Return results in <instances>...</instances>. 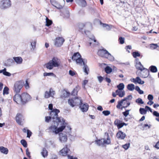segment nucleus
I'll return each instance as SVG.
<instances>
[{
	"instance_id": "obj_55",
	"label": "nucleus",
	"mask_w": 159,
	"mask_h": 159,
	"mask_svg": "<svg viewBox=\"0 0 159 159\" xmlns=\"http://www.w3.org/2000/svg\"><path fill=\"white\" fill-rule=\"evenodd\" d=\"M24 86L26 89H28L30 88L29 83L28 82L27 80H26L25 81V83L24 84Z\"/></svg>"
},
{
	"instance_id": "obj_50",
	"label": "nucleus",
	"mask_w": 159,
	"mask_h": 159,
	"mask_svg": "<svg viewBox=\"0 0 159 159\" xmlns=\"http://www.w3.org/2000/svg\"><path fill=\"white\" fill-rule=\"evenodd\" d=\"M135 102L138 104H143L144 103V102L143 101L142 99L140 98L137 99L136 100Z\"/></svg>"
},
{
	"instance_id": "obj_12",
	"label": "nucleus",
	"mask_w": 159,
	"mask_h": 159,
	"mask_svg": "<svg viewBox=\"0 0 159 159\" xmlns=\"http://www.w3.org/2000/svg\"><path fill=\"white\" fill-rule=\"evenodd\" d=\"M22 104H24L26 102L30 100L31 97L27 93H24L21 94Z\"/></svg>"
},
{
	"instance_id": "obj_9",
	"label": "nucleus",
	"mask_w": 159,
	"mask_h": 159,
	"mask_svg": "<svg viewBox=\"0 0 159 159\" xmlns=\"http://www.w3.org/2000/svg\"><path fill=\"white\" fill-rule=\"evenodd\" d=\"M24 82L22 81L16 82L14 85L13 90L16 93L20 92L21 89L23 86Z\"/></svg>"
},
{
	"instance_id": "obj_25",
	"label": "nucleus",
	"mask_w": 159,
	"mask_h": 159,
	"mask_svg": "<svg viewBox=\"0 0 159 159\" xmlns=\"http://www.w3.org/2000/svg\"><path fill=\"white\" fill-rule=\"evenodd\" d=\"M81 56L80 53L78 52L75 53L74 54L73 56L71 57L73 61H76L80 58H81Z\"/></svg>"
},
{
	"instance_id": "obj_15",
	"label": "nucleus",
	"mask_w": 159,
	"mask_h": 159,
	"mask_svg": "<svg viewBox=\"0 0 159 159\" xmlns=\"http://www.w3.org/2000/svg\"><path fill=\"white\" fill-rule=\"evenodd\" d=\"M59 140L62 143L66 142L67 140V135L63 133L59 134Z\"/></svg>"
},
{
	"instance_id": "obj_31",
	"label": "nucleus",
	"mask_w": 159,
	"mask_h": 159,
	"mask_svg": "<svg viewBox=\"0 0 159 159\" xmlns=\"http://www.w3.org/2000/svg\"><path fill=\"white\" fill-rule=\"evenodd\" d=\"M83 65L84 66L83 69L84 72L86 75H88L89 74V69L88 66L86 65V63L85 64Z\"/></svg>"
},
{
	"instance_id": "obj_19",
	"label": "nucleus",
	"mask_w": 159,
	"mask_h": 159,
	"mask_svg": "<svg viewBox=\"0 0 159 159\" xmlns=\"http://www.w3.org/2000/svg\"><path fill=\"white\" fill-rule=\"evenodd\" d=\"M16 120L18 124L21 125L22 121L24 120V117L21 114L18 113L16 116Z\"/></svg>"
},
{
	"instance_id": "obj_56",
	"label": "nucleus",
	"mask_w": 159,
	"mask_h": 159,
	"mask_svg": "<svg viewBox=\"0 0 159 159\" xmlns=\"http://www.w3.org/2000/svg\"><path fill=\"white\" fill-rule=\"evenodd\" d=\"M125 94V92L124 91H121L119 92V93H118V96L120 97H123Z\"/></svg>"
},
{
	"instance_id": "obj_33",
	"label": "nucleus",
	"mask_w": 159,
	"mask_h": 159,
	"mask_svg": "<svg viewBox=\"0 0 159 159\" xmlns=\"http://www.w3.org/2000/svg\"><path fill=\"white\" fill-rule=\"evenodd\" d=\"M104 145L105 144H109L111 143V140L109 135L107 134V139H103Z\"/></svg>"
},
{
	"instance_id": "obj_61",
	"label": "nucleus",
	"mask_w": 159,
	"mask_h": 159,
	"mask_svg": "<svg viewBox=\"0 0 159 159\" xmlns=\"http://www.w3.org/2000/svg\"><path fill=\"white\" fill-rule=\"evenodd\" d=\"M32 134V132L29 129L27 130V137L30 138Z\"/></svg>"
},
{
	"instance_id": "obj_26",
	"label": "nucleus",
	"mask_w": 159,
	"mask_h": 159,
	"mask_svg": "<svg viewBox=\"0 0 159 159\" xmlns=\"http://www.w3.org/2000/svg\"><path fill=\"white\" fill-rule=\"evenodd\" d=\"M13 59L17 64H20L22 62L23 59L20 57H14Z\"/></svg>"
},
{
	"instance_id": "obj_42",
	"label": "nucleus",
	"mask_w": 159,
	"mask_h": 159,
	"mask_svg": "<svg viewBox=\"0 0 159 159\" xmlns=\"http://www.w3.org/2000/svg\"><path fill=\"white\" fill-rule=\"evenodd\" d=\"M139 111L140 113L142 115L146 114L147 113V110L144 108H140Z\"/></svg>"
},
{
	"instance_id": "obj_29",
	"label": "nucleus",
	"mask_w": 159,
	"mask_h": 159,
	"mask_svg": "<svg viewBox=\"0 0 159 159\" xmlns=\"http://www.w3.org/2000/svg\"><path fill=\"white\" fill-rule=\"evenodd\" d=\"M6 68H4L2 70H0V73H2L5 76H10L11 75V74L6 71Z\"/></svg>"
},
{
	"instance_id": "obj_52",
	"label": "nucleus",
	"mask_w": 159,
	"mask_h": 159,
	"mask_svg": "<svg viewBox=\"0 0 159 159\" xmlns=\"http://www.w3.org/2000/svg\"><path fill=\"white\" fill-rule=\"evenodd\" d=\"M102 114L105 116H107L110 114V112L109 111H104L102 112Z\"/></svg>"
},
{
	"instance_id": "obj_16",
	"label": "nucleus",
	"mask_w": 159,
	"mask_h": 159,
	"mask_svg": "<svg viewBox=\"0 0 159 159\" xmlns=\"http://www.w3.org/2000/svg\"><path fill=\"white\" fill-rule=\"evenodd\" d=\"M131 82L134 83L135 84H144V82L142 80L139 76L135 78H132L130 79Z\"/></svg>"
},
{
	"instance_id": "obj_39",
	"label": "nucleus",
	"mask_w": 159,
	"mask_h": 159,
	"mask_svg": "<svg viewBox=\"0 0 159 159\" xmlns=\"http://www.w3.org/2000/svg\"><path fill=\"white\" fill-rule=\"evenodd\" d=\"M46 25L47 26H49L52 24V21L48 19L47 17H46Z\"/></svg>"
},
{
	"instance_id": "obj_51",
	"label": "nucleus",
	"mask_w": 159,
	"mask_h": 159,
	"mask_svg": "<svg viewBox=\"0 0 159 159\" xmlns=\"http://www.w3.org/2000/svg\"><path fill=\"white\" fill-rule=\"evenodd\" d=\"M122 147L125 150H127L130 146V143H126V144L123 145L122 146Z\"/></svg>"
},
{
	"instance_id": "obj_2",
	"label": "nucleus",
	"mask_w": 159,
	"mask_h": 159,
	"mask_svg": "<svg viewBox=\"0 0 159 159\" xmlns=\"http://www.w3.org/2000/svg\"><path fill=\"white\" fill-rule=\"evenodd\" d=\"M60 123H61V125H64L66 124L65 120L62 117H60L58 120H56L55 121L51 123V126L48 127L47 130H48L49 132L54 133L55 134H57V127Z\"/></svg>"
},
{
	"instance_id": "obj_22",
	"label": "nucleus",
	"mask_w": 159,
	"mask_h": 159,
	"mask_svg": "<svg viewBox=\"0 0 159 159\" xmlns=\"http://www.w3.org/2000/svg\"><path fill=\"white\" fill-rule=\"evenodd\" d=\"M116 136L117 138L119 139H123L125 137L126 135L124 132L120 131L116 134Z\"/></svg>"
},
{
	"instance_id": "obj_21",
	"label": "nucleus",
	"mask_w": 159,
	"mask_h": 159,
	"mask_svg": "<svg viewBox=\"0 0 159 159\" xmlns=\"http://www.w3.org/2000/svg\"><path fill=\"white\" fill-rule=\"evenodd\" d=\"M136 64L135 66L137 69L140 70L144 69L145 68L141 64L140 62L139 61V59H137L135 60Z\"/></svg>"
},
{
	"instance_id": "obj_17",
	"label": "nucleus",
	"mask_w": 159,
	"mask_h": 159,
	"mask_svg": "<svg viewBox=\"0 0 159 159\" xmlns=\"http://www.w3.org/2000/svg\"><path fill=\"white\" fill-rule=\"evenodd\" d=\"M70 149L67 148V145H66L65 147L63 148L59 152V154L62 156H66L68 155V153Z\"/></svg>"
},
{
	"instance_id": "obj_32",
	"label": "nucleus",
	"mask_w": 159,
	"mask_h": 159,
	"mask_svg": "<svg viewBox=\"0 0 159 159\" xmlns=\"http://www.w3.org/2000/svg\"><path fill=\"white\" fill-rule=\"evenodd\" d=\"M95 142L98 146H103L104 145L103 139L96 140Z\"/></svg>"
},
{
	"instance_id": "obj_20",
	"label": "nucleus",
	"mask_w": 159,
	"mask_h": 159,
	"mask_svg": "<svg viewBox=\"0 0 159 159\" xmlns=\"http://www.w3.org/2000/svg\"><path fill=\"white\" fill-rule=\"evenodd\" d=\"M13 100L17 104L22 103L21 95L18 93L15 94L13 97Z\"/></svg>"
},
{
	"instance_id": "obj_7",
	"label": "nucleus",
	"mask_w": 159,
	"mask_h": 159,
	"mask_svg": "<svg viewBox=\"0 0 159 159\" xmlns=\"http://www.w3.org/2000/svg\"><path fill=\"white\" fill-rule=\"evenodd\" d=\"M81 98L76 97L69 99L68 100V103L73 107L75 106H79L80 103H81Z\"/></svg>"
},
{
	"instance_id": "obj_23",
	"label": "nucleus",
	"mask_w": 159,
	"mask_h": 159,
	"mask_svg": "<svg viewBox=\"0 0 159 159\" xmlns=\"http://www.w3.org/2000/svg\"><path fill=\"white\" fill-rule=\"evenodd\" d=\"M114 123L115 125L117 126L118 129H120L123 126L122 121L118 119H116Z\"/></svg>"
},
{
	"instance_id": "obj_30",
	"label": "nucleus",
	"mask_w": 159,
	"mask_h": 159,
	"mask_svg": "<svg viewBox=\"0 0 159 159\" xmlns=\"http://www.w3.org/2000/svg\"><path fill=\"white\" fill-rule=\"evenodd\" d=\"M132 55L133 57L134 58H136L137 57H140L141 58L143 57V55H141L140 53L138 51H135L133 52Z\"/></svg>"
},
{
	"instance_id": "obj_47",
	"label": "nucleus",
	"mask_w": 159,
	"mask_h": 159,
	"mask_svg": "<svg viewBox=\"0 0 159 159\" xmlns=\"http://www.w3.org/2000/svg\"><path fill=\"white\" fill-rule=\"evenodd\" d=\"M158 47L157 44L152 43L150 44V48L151 49H155Z\"/></svg>"
},
{
	"instance_id": "obj_1",
	"label": "nucleus",
	"mask_w": 159,
	"mask_h": 159,
	"mask_svg": "<svg viewBox=\"0 0 159 159\" xmlns=\"http://www.w3.org/2000/svg\"><path fill=\"white\" fill-rule=\"evenodd\" d=\"M51 4L57 9L60 10L61 15L62 16L64 15L68 17L69 16V12L66 7L64 8L65 1L64 0H61L59 2L56 0H50Z\"/></svg>"
},
{
	"instance_id": "obj_5",
	"label": "nucleus",
	"mask_w": 159,
	"mask_h": 159,
	"mask_svg": "<svg viewBox=\"0 0 159 159\" xmlns=\"http://www.w3.org/2000/svg\"><path fill=\"white\" fill-rule=\"evenodd\" d=\"M60 65V60L57 57H54L52 60L45 64L46 67L48 69L51 70L53 67H57Z\"/></svg>"
},
{
	"instance_id": "obj_37",
	"label": "nucleus",
	"mask_w": 159,
	"mask_h": 159,
	"mask_svg": "<svg viewBox=\"0 0 159 159\" xmlns=\"http://www.w3.org/2000/svg\"><path fill=\"white\" fill-rule=\"evenodd\" d=\"M112 69L109 66H107L105 68V71L107 74H110L112 71Z\"/></svg>"
},
{
	"instance_id": "obj_48",
	"label": "nucleus",
	"mask_w": 159,
	"mask_h": 159,
	"mask_svg": "<svg viewBox=\"0 0 159 159\" xmlns=\"http://www.w3.org/2000/svg\"><path fill=\"white\" fill-rule=\"evenodd\" d=\"M9 90V88L7 87H5L3 90V94L4 95L5 94H8L9 93L8 92Z\"/></svg>"
},
{
	"instance_id": "obj_44",
	"label": "nucleus",
	"mask_w": 159,
	"mask_h": 159,
	"mask_svg": "<svg viewBox=\"0 0 159 159\" xmlns=\"http://www.w3.org/2000/svg\"><path fill=\"white\" fill-rule=\"evenodd\" d=\"M67 128H68V134H67L68 135V137L71 140L73 138V136L71 135L70 133V132L71 129L70 127L68 126L67 127Z\"/></svg>"
},
{
	"instance_id": "obj_10",
	"label": "nucleus",
	"mask_w": 159,
	"mask_h": 159,
	"mask_svg": "<svg viewBox=\"0 0 159 159\" xmlns=\"http://www.w3.org/2000/svg\"><path fill=\"white\" fill-rule=\"evenodd\" d=\"M137 75L142 78H146L149 75V70L147 68H144V69L140 70V71H137L136 73Z\"/></svg>"
},
{
	"instance_id": "obj_13",
	"label": "nucleus",
	"mask_w": 159,
	"mask_h": 159,
	"mask_svg": "<svg viewBox=\"0 0 159 159\" xmlns=\"http://www.w3.org/2000/svg\"><path fill=\"white\" fill-rule=\"evenodd\" d=\"M82 100H81V103H80L79 106L81 110L83 112H86L88 109L89 105L86 103L83 104Z\"/></svg>"
},
{
	"instance_id": "obj_4",
	"label": "nucleus",
	"mask_w": 159,
	"mask_h": 159,
	"mask_svg": "<svg viewBox=\"0 0 159 159\" xmlns=\"http://www.w3.org/2000/svg\"><path fill=\"white\" fill-rule=\"evenodd\" d=\"M98 54L101 57L107 58L111 61H113L114 60L113 56L104 48L99 50Z\"/></svg>"
},
{
	"instance_id": "obj_62",
	"label": "nucleus",
	"mask_w": 159,
	"mask_h": 159,
	"mask_svg": "<svg viewBox=\"0 0 159 159\" xmlns=\"http://www.w3.org/2000/svg\"><path fill=\"white\" fill-rule=\"evenodd\" d=\"M98 79L100 83H101L102 82L103 79V77L101 76H98Z\"/></svg>"
},
{
	"instance_id": "obj_60",
	"label": "nucleus",
	"mask_w": 159,
	"mask_h": 159,
	"mask_svg": "<svg viewBox=\"0 0 159 159\" xmlns=\"http://www.w3.org/2000/svg\"><path fill=\"white\" fill-rule=\"evenodd\" d=\"M26 155L30 158L31 157L30 156V152L29 151V150L28 148H27L26 150Z\"/></svg>"
},
{
	"instance_id": "obj_6",
	"label": "nucleus",
	"mask_w": 159,
	"mask_h": 159,
	"mask_svg": "<svg viewBox=\"0 0 159 159\" xmlns=\"http://www.w3.org/2000/svg\"><path fill=\"white\" fill-rule=\"evenodd\" d=\"M60 65V60L57 57H54L52 60L45 64L46 67L48 69L51 70L53 67H57Z\"/></svg>"
},
{
	"instance_id": "obj_64",
	"label": "nucleus",
	"mask_w": 159,
	"mask_h": 159,
	"mask_svg": "<svg viewBox=\"0 0 159 159\" xmlns=\"http://www.w3.org/2000/svg\"><path fill=\"white\" fill-rule=\"evenodd\" d=\"M154 147L157 149H159V141L157 142Z\"/></svg>"
},
{
	"instance_id": "obj_38",
	"label": "nucleus",
	"mask_w": 159,
	"mask_h": 159,
	"mask_svg": "<svg viewBox=\"0 0 159 159\" xmlns=\"http://www.w3.org/2000/svg\"><path fill=\"white\" fill-rule=\"evenodd\" d=\"M128 89L130 91H133L134 89V85L132 84H129L127 85Z\"/></svg>"
},
{
	"instance_id": "obj_35",
	"label": "nucleus",
	"mask_w": 159,
	"mask_h": 159,
	"mask_svg": "<svg viewBox=\"0 0 159 159\" xmlns=\"http://www.w3.org/2000/svg\"><path fill=\"white\" fill-rule=\"evenodd\" d=\"M65 125V124H64V125L61 124V125H63L61 126L59 128L57 127V134H58L60 132L62 131L65 128L66 126L64 125Z\"/></svg>"
},
{
	"instance_id": "obj_41",
	"label": "nucleus",
	"mask_w": 159,
	"mask_h": 159,
	"mask_svg": "<svg viewBox=\"0 0 159 159\" xmlns=\"http://www.w3.org/2000/svg\"><path fill=\"white\" fill-rule=\"evenodd\" d=\"M78 92V88L77 87H75L72 92L71 94L73 96H75L77 95Z\"/></svg>"
},
{
	"instance_id": "obj_8",
	"label": "nucleus",
	"mask_w": 159,
	"mask_h": 159,
	"mask_svg": "<svg viewBox=\"0 0 159 159\" xmlns=\"http://www.w3.org/2000/svg\"><path fill=\"white\" fill-rule=\"evenodd\" d=\"M11 3L10 0H2L0 2V8L5 9L11 6Z\"/></svg>"
},
{
	"instance_id": "obj_28",
	"label": "nucleus",
	"mask_w": 159,
	"mask_h": 159,
	"mask_svg": "<svg viewBox=\"0 0 159 159\" xmlns=\"http://www.w3.org/2000/svg\"><path fill=\"white\" fill-rule=\"evenodd\" d=\"M0 152L5 154H7L8 152V149L2 146L0 147Z\"/></svg>"
},
{
	"instance_id": "obj_46",
	"label": "nucleus",
	"mask_w": 159,
	"mask_h": 159,
	"mask_svg": "<svg viewBox=\"0 0 159 159\" xmlns=\"http://www.w3.org/2000/svg\"><path fill=\"white\" fill-rule=\"evenodd\" d=\"M103 26L104 27H105L106 28V29L107 30H110L112 27V25H109L107 24H103Z\"/></svg>"
},
{
	"instance_id": "obj_34",
	"label": "nucleus",
	"mask_w": 159,
	"mask_h": 159,
	"mask_svg": "<svg viewBox=\"0 0 159 159\" xmlns=\"http://www.w3.org/2000/svg\"><path fill=\"white\" fill-rule=\"evenodd\" d=\"M152 73H155L157 72V67L154 66H151L149 67Z\"/></svg>"
},
{
	"instance_id": "obj_18",
	"label": "nucleus",
	"mask_w": 159,
	"mask_h": 159,
	"mask_svg": "<svg viewBox=\"0 0 159 159\" xmlns=\"http://www.w3.org/2000/svg\"><path fill=\"white\" fill-rule=\"evenodd\" d=\"M132 98V96L131 95H128L126 97L124 98L120 101H119L118 102V104L116 105V107L118 109H120V107L122 106V103L123 102V101H127V100L128 99L131 100Z\"/></svg>"
},
{
	"instance_id": "obj_63",
	"label": "nucleus",
	"mask_w": 159,
	"mask_h": 159,
	"mask_svg": "<svg viewBox=\"0 0 159 159\" xmlns=\"http://www.w3.org/2000/svg\"><path fill=\"white\" fill-rule=\"evenodd\" d=\"M153 116L156 117H159V113L157 111H155L153 112Z\"/></svg>"
},
{
	"instance_id": "obj_59",
	"label": "nucleus",
	"mask_w": 159,
	"mask_h": 159,
	"mask_svg": "<svg viewBox=\"0 0 159 159\" xmlns=\"http://www.w3.org/2000/svg\"><path fill=\"white\" fill-rule=\"evenodd\" d=\"M153 98V97L152 94H149L148 96V99L149 101H152Z\"/></svg>"
},
{
	"instance_id": "obj_14",
	"label": "nucleus",
	"mask_w": 159,
	"mask_h": 159,
	"mask_svg": "<svg viewBox=\"0 0 159 159\" xmlns=\"http://www.w3.org/2000/svg\"><path fill=\"white\" fill-rule=\"evenodd\" d=\"M64 41V39L62 37H57L55 40V45L57 47H60L62 45Z\"/></svg>"
},
{
	"instance_id": "obj_11",
	"label": "nucleus",
	"mask_w": 159,
	"mask_h": 159,
	"mask_svg": "<svg viewBox=\"0 0 159 159\" xmlns=\"http://www.w3.org/2000/svg\"><path fill=\"white\" fill-rule=\"evenodd\" d=\"M55 94V92L53 89L52 88H50L49 91H45L44 94V97L45 98H48L50 97L53 98Z\"/></svg>"
},
{
	"instance_id": "obj_54",
	"label": "nucleus",
	"mask_w": 159,
	"mask_h": 159,
	"mask_svg": "<svg viewBox=\"0 0 159 159\" xmlns=\"http://www.w3.org/2000/svg\"><path fill=\"white\" fill-rule=\"evenodd\" d=\"M85 26V25L84 23H80L78 27L80 30H82Z\"/></svg>"
},
{
	"instance_id": "obj_36",
	"label": "nucleus",
	"mask_w": 159,
	"mask_h": 159,
	"mask_svg": "<svg viewBox=\"0 0 159 159\" xmlns=\"http://www.w3.org/2000/svg\"><path fill=\"white\" fill-rule=\"evenodd\" d=\"M41 154L43 157H45L48 155V152L45 148H43L41 152Z\"/></svg>"
},
{
	"instance_id": "obj_40",
	"label": "nucleus",
	"mask_w": 159,
	"mask_h": 159,
	"mask_svg": "<svg viewBox=\"0 0 159 159\" xmlns=\"http://www.w3.org/2000/svg\"><path fill=\"white\" fill-rule=\"evenodd\" d=\"M90 39L93 40L94 42L95 43L94 45H93V46H94L96 45H98V43L97 41L95 39V37L93 36H92L89 37Z\"/></svg>"
},
{
	"instance_id": "obj_27",
	"label": "nucleus",
	"mask_w": 159,
	"mask_h": 159,
	"mask_svg": "<svg viewBox=\"0 0 159 159\" xmlns=\"http://www.w3.org/2000/svg\"><path fill=\"white\" fill-rule=\"evenodd\" d=\"M130 104V102L128 101H123V102L122 103V105H123V106L121 107H120V109L122 110L123 108H126L129 106Z\"/></svg>"
},
{
	"instance_id": "obj_45",
	"label": "nucleus",
	"mask_w": 159,
	"mask_h": 159,
	"mask_svg": "<svg viewBox=\"0 0 159 159\" xmlns=\"http://www.w3.org/2000/svg\"><path fill=\"white\" fill-rule=\"evenodd\" d=\"M32 41V42H31V46L32 48L34 50L36 48V41L35 40H34Z\"/></svg>"
},
{
	"instance_id": "obj_49",
	"label": "nucleus",
	"mask_w": 159,
	"mask_h": 159,
	"mask_svg": "<svg viewBox=\"0 0 159 159\" xmlns=\"http://www.w3.org/2000/svg\"><path fill=\"white\" fill-rule=\"evenodd\" d=\"M20 143L24 147L26 148L27 147V143L26 141L24 139L21 140L20 141Z\"/></svg>"
},
{
	"instance_id": "obj_24",
	"label": "nucleus",
	"mask_w": 159,
	"mask_h": 159,
	"mask_svg": "<svg viewBox=\"0 0 159 159\" xmlns=\"http://www.w3.org/2000/svg\"><path fill=\"white\" fill-rule=\"evenodd\" d=\"M75 61L77 64L81 66L87 63V60L85 59L83 60L81 57L77 59Z\"/></svg>"
},
{
	"instance_id": "obj_43",
	"label": "nucleus",
	"mask_w": 159,
	"mask_h": 159,
	"mask_svg": "<svg viewBox=\"0 0 159 159\" xmlns=\"http://www.w3.org/2000/svg\"><path fill=\"white\" fill-rule=\"evenodd\" d=\"M124 85L123 83H120L117 86V88L118 90H122L124 88Z\"/></svg>"
},
{
	"instance_id": "obj_3",
	"label": "nucleus",
	"mask_w": 159,
	"mask_h": 159,
	"mask_svg": "<svg viewBox=\"0 0 159 159\" xmlns=\"http://www.w3.org/2000/svg\"><path fill=\"white\" fill-rule=\"evenodd\" d=\"M60 112L59 110L55 109L51 111L50 113V116H47L45 117V121L48 123L50 121L51 123L55 121L56 120H58L60 117H58V114Z\"/></svg>"
},
{
	"instance_id": "obj_58",
	"label": "nucleus",
	"mask_w": 159,
	"mask_h": 159,
	"mask_svg": "<svg viewBox=\"0 0 159 159\" xmlns=\"http://www.w3.org/2000/svg\"><path fill=\"white\" fill-rule=\"evenodd\" d=\"M54 74L53 73H46L45 72L43 73V75L44 76L50 75H53Z\"/></svg>"
},
{
	"instance_id": "obj_53",
	"label": "nucleus",
	"mask_w": 159,
	"mask_h": 159,
	"mask_svg": "<svg viewBox=\"0 0 159 159\" xmlns=\"http://www.w3.org/2000/svg\"><path fill=\"white\" fill-rule=\"evenodd\" d=\"M130 111V110H126L125 111L123 112L122 114L125 117H126L129 114V112Z\"/></svg>"
},
{
	"instance_id": "obj_57",
	"label": "nucleus",
	"mask_w": 159,
	"mask_h": 159,
	"mask_svg": "<svg viewBox=\"0 0 159 159\" xmlns=\"http://www.w3.org/2000/svg\"><path fill=\"white\" fill-rule=\"evenodd\" d=\"M120 43L122 44L124 43V38L122 37H120L119 39Z\"/></svg>"
}]
</instances>
